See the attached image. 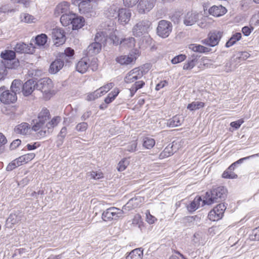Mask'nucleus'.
Instances as JSON below:
<instances>
[{
  "instance_id": "nucleus-1",
  "label": "nucleus",
  "mask_w": 259,
  "mask_h": 259,
  "mask_svg": "<svg viewBox=\"0 0 259 259\" xmlns=\"http://www.w3.org/2000/svg\"><path fill=\"white\" fill-rule=\"evenodd\" d=\"M227 195V190L224 186L213 187L210 191L206 192L202 206L222 202L226 199Z\"/></svg>"
},
{
  "instance_id": "nucleus-2",
  "label": "nucleus",
  "mask_w": 259,
  "mask_h": 259,
  "mask_svg": "<svg viewBox=\"0 0 259 259\" xmlns=\"http://www.w3.org/2000/svg\"><path fill=\"white\" fill-rule=\"evenodd\" d=\"M95 42L90 44L87 48V53L89 56H94L98 54L102 47V45H106L107 39L105 37L103 32H97L95 38Z\"/></svg>"
},
{
  "instance_id": "nucleus-3",
  "label": "nucleus",
  "mask_w": 259,
  "mask_h": 259,
  "mask_svg": "<svg viewBox=\"0 0 259 259\" xmlns=\"http://www.w3.org/2000/svg\"><path fill=\"white\" fill-rule=\"evenodd\" d=\"M151 24V22L147 19L139 21L133 27L132 32L133 35L137 37H140L147 34L150 30Z\"/></svg>"
},
{
  "instance_id": "nucleus-4",
  "label": "nucleus",
  "mask_w": 259,
  "mask_h": 259,
  "mask_svg": "<svg viewBox=\"0 0 259 259\" xmlns=\"http://www.w3.org/2000/svg\"><path fill=\"white\" fill-rule=\"evenodd\" d=\"M172 29V24L170 21L162 20L158 22L156 33L159 37L165 38L169 35Z\"/></svg>"
},
{
  "instance_id": "nucleus-5",
  "label": "nucleus",
  "mask_w": 259,
  "mask_h": 259,
  "mask_svg": "<svg viewBox=\"0 0 259 259\" xmlns=\"http://www.w3.org/2000/svg\"><path fill=\"white\" fill-rule=\"evenodd\" d=\"M123 213L122 209L115 207H111L103 211L102 218L103 221L106 222L116 220L122 217Z\"/></svg>"
},
{
  "instance_id": "nucleus-6",
  "label": "nucleus",
  "mask_w": 259,
  "mask_h": 259,
  "mask_svg": "<svg viewBox=\"0 0 259 259\" xmlns=\"http://www.w3.org/2000/svg\"><path fill=\"white\" fill-rule=\"evenodd\" d=\"M17 100L15 94L6 89L5 86L0 88V101L5 104L14 103Z\"/></svg>"
},
{
  "instance_id": "nucleus-7",
  "label": "nucleus",
  "mask_w": 259,
  "mask_h": 259,
  "mask_svg": "<svg viewBox=\"0 0 259 259\" xmlns=\"http://www.w3.org/2000/svg\"><path fill=\"white\" fill-rule=\"evenodd\" d=\"M223 36V32L213 30L210 31L208 34V37L202 40V42L210 47L217 46Z\"/></svg>"
},
{
  "instance_id": "nucleus-8",
  "label": "nucleus",
  "mask_w": 259,
  "mask_h": 259,
  "mask_svg": "<svg viewBox=\"0 0 259 259\" xmlns=\"http://www.w3.org/2000/svg\"><path fill=\"white\" fill-rule=\"evenodd\" d=\"M227 207L223 203H219L211 210L208 214L209 219L212 221H217L221 219Z\"/></svg>"
},
{
  "instance_id": "nucleus-9",
  "label": "nucleus",
  "mask_w": 259,
  "mask_h": 259,
  "mask_svg": "<svg viewBox=\"0 0 259 259\" xmlns=\"http://www.w3.org/2000/svg\"><path fill=\"white\" fill-rule=\"evenodd\" d=\"M36 89L48 94L51 91L53 85L52 80L48 77L41 78L35 82Z\"/></svg>"
},
{
  "instance_id": "nucleus-10",
  "label": "nucleus",
  "mask_w": 259,
  "mask_h": 259,
  "mask_svg": "<svg viewBox=\"0 0 259 259\" xmlns=\"http://www.w3.org/2000/svg\"><path fill=\"white\" fill-rule=\"evenodd\" d=\"M72 3L77 6L79 11L81 14H88L93 10V5L91 0H71Z\"/></svg>"
},
{
  "instance_id": "nucleus-11",
  "label": "nucleus",
  "mask_w": 259,
  "mask_h": 259,
  "mask_svg": "<svg viewBox=\"0 0 259 259\" xmlns=\"http://www.w3.org/2000/svg\"><path fill=\"white\" fill-rule=\"evenodd\" d=\"M139 53L138 50H135L128 56L123 55L116 57L115 60L121 65H128L136 61L138 56H139Z\"/></svg>"
},
{
  "instance_id": "nucleus-12",
  "label": "nucleus",
  "mask_w": 259,
  "mask_h": 259,
  "mask_svg": "<svg viewBox=\"0 0 259 259\" xmlns=\"http://www.w3.org/2000/svg\"><path fill=\"white\" fill-rule=\"evenodd\" d=\"M52 37L55 45L59 46L63 44L66 40L64 31L60 28H55L52 30Z\"/></svg>"
},
{
  "instance_id": "nucleus-13",
  "label": "nucleus",
  "mask_w": 259,
  "mask_h": 259,
  "mask_svg": "<svg viewBox=\"0 0 259 259\" xmlns=\"http://www.w3.org/2000/svg\"><path fill=\"white\" fill-rule=\"evenodd\" d=\"M156 0H140L137 6L139 13L145 14L149 12L154 6Z\"/></svg>"
},
{
  "instance_id": "nucleus-14",
  "label": "nucleus",
  "mask_w": 259,
  "mask_h": 259,
  "mask_svg": "<svg viewBox=\"0 0 259 259\" xmlns=\"http://www.w3.org/2000/svg\"><path fill=\"white\" fill-rule=\"evenodd\" d=\"M143 71L139 68H135L131 70L125 76L124 80L126 83L133 82L140 79L143 76Z\"/></svg>"
},
{
  "instance_id": "nucleus-15",
  "label": "nucleus",
  "mask_w": 259,
  "mask_h": 259,
  "mask_svg": "<svg viewBox=\"0 0 259 259\" xmlns=\"http://www.w3.org/2000/svg\"><path fill=\"white\" fill-rule=\"evenodd\" d=\"M34 49L35 48L31 43L26 44L24 42H19L16 45L14 48L15 53L21 54H33L35 51Z\"/></svg>"
},
{
  "instance_id": "nucleus-16",
  "label": "nucleus",
  "mask_w": 259,
  "mask_h": 259,
  "mask_svg": "<svg viewBox=\"0 0 259 259\" xmlns=\"http://www.w3.org/2000/svg\"><path fill=\"white\" fill-rule=\"evenodd\" d=\"M60 117L58 116L54 117L51 121H48L47 122V130H42L38 132V135L39 137H44L47 136V134H50L53 131V128L56 126L60 121Z\"/></svg>"
},
{
  "instance_id": "nucleus-17",
  "label": "nucleus",
  "mask_w": 259,
  "mask_h": 259,
  "mask_svg": "<svg viewBox=\"0 0 259 259\" xmlns=\"http://www.w3.org/2000/svg\"><path fill=\"white\" fill-rule=\"evenodd\" d=\"M35 85V81L29 79L24 84L22 83V93L24 96H28L33 92Z\"/></svg>"
},
{
  "instance_id": "nucleus-18",
  "label": "nucleus",
  "mask_w": 259,
  "mask_h": 259,
  "mask_svg": "<svg viewBox=\"0 0 259 259\" xmlns=\"http://www.w3.org/2000/svg\"><path fill=\"white\" fill-rule=\"evenodd\" d=\"M65 62L60 57L57 56V58L53 61L50 65L49 72L52 74H55L60 71L63 67Z\"/></svg>"
},
{
  "instance_id": "nucleus-19",
  "label": "nucleus",
  "mask_w": 259,
  "mask_h": 259,
  "mask_svg": "<svg viewBox=\"0 0 259 259\" xmlns=\"http://www.w3.org/2000/svg\"><path fill=\"white\" fill-rule=\"evenodd\" d=\"M101 32L104 33L105 37L107 39L106 45L107 44H112L114 45L117 46L119 44H120L121 40L117 36L116 33L117 32L116 30L110 32L109 34L106 31H102Z\"/></svg>"
},
{
  "instance_id": "nucleus-20",
  "label": "nucleus",
  "mask_w": 259,
  "mask_h": 259,
  "mask_svg": "<svg viewBox=\"0 0 259 259\" xmlns=\"http://www.w3.org/2000/svg\"><path fill=\"white\" fill-rule=\"evenodd\" d=\"M131 14L129 10L126 9H120L118 10L117 17L118 21L121 24H126L130 20Z\"/></svg>"
},
{
  "instance_id": "nucleus-21",
  "label": "nucleus",
  "mask_w": 259,
  "mask_h": 259,
  "mask_svg": "<svg viewBox=\"0 0 259 259\" xmlns=\"http://www.w3.org/2000/svg\"><path fill=\"white\" fill-rule=\"evenodd\" d=\"M199 15L197 13H193L192 12H189L186 15L184 23L186 26H191L195 24L198 20Z\"/></svg>"
},
{
  "instance_id": "nucleus-22",
  "label": "nucleus",
  "mask_w": 259,
  "mask_h": 259,
  "mask_svg": "<svg viewBox=\"0 0 259 259\" xmlns=\"http://www.w3.org/2000/svg\"><path fill=\"white\" fill-rule=\"evenodd\" d=\"M69 12V4L67 2H63L57 6L54 14L56 16H58L61 14L63 15Z\"/></svg>"
},
{
  "instance_id": "nucleus-23",
  "label": "nucleus",
  "mask_w": 259,
  "mask_h": 259,
  "mask_svg": "<svg viewBox=\"0 0 259 259\" xmlns=\"http://www.w3.org/2000/svg\"><path fill=\"white\" fill-rule=\"evenodd\" d=\"M227 9L222 5L219 6H213L209 9V13L215 17H220L225 14Z\"/></svg>"
},
{
  "instance_id": "nucleus-24",
  "label": "nucleus",
  "mask_w": 259,
  "mask_h": 259,
  "mask_svg": "<svg viewBox=\"0 0 259 259\" xmlns=\"http://www.w3.org/2000/svg\"><path fill=\"white\" fill-rule=\"evenodd\" d=\"M74 54V50L71 48H67L63 53L58 54V57L62 59L66 63H68L70 62V60L72 58Z\"/></svg>"
},
{
  "instance_id": "nucleus-25",
  "label": "nucleus",
  "mask_w": 259,
  "mask_h": 259,
  "mask_svg": "<svg viewBox=\"0 0 259 259\" xmlns=\"http://www.w3.org/2000/svg\"><path fill=\"white\" fill-rule=\"evenodd\" d=\"M31 124L32 130L34 132L41 131L42 130H47V123H45L37 118H34L32 120Z\"/></svg>"
},
{
  "instance_id": "nucleus-26",
  "label": "nucleus",
  "mask_w": 259,
  "mask_h": 259,
  "mask_svg": "<svg viewBox=\"0 0 259 259\" xmlns=\"http://www.w3.org/2000/svg\"><path fill=\"white\" fill-rule=\"evenodd\" d=\"M183 121L184 118L182 116L176 115L168 119L166 124L168 127H175L181 125Z\"/></svg>"
},
{
  "instance_id": "nucleus-27",
  "label": "nucleus",
  "mask_w": 259,
  "mask_h": 259,
  "mask_svg": "<svg viewBox=\"0 0 259 259\" xmlns=\"http://www.w3.org/2000/svg\"><path fill=\"white\" fill-rule=\"evenodd\" d=\"M84 19L82 16H79L75 14V17H73L71 24L73 30H77L82 26L84 24Z\"/></svg>"
},
{
  "instance_id": "nucleus-28",
  "label": "nucleus",
  "mask_w": 259,
  "mask_h": 259,
  "mask_svg": "<svg viewBox=\"0 0 259 259\" xmlns=\"http://www.w3.org/2000/svg\"><path fill=\"white\" fill-rule=\"evenodd\" d=\"M30 129V125L28 123L23 122L15 128V132L17 134L26 135L29 133Z\"/></svg>"
},
{
  "instance_id": "nucleus-29",
  "label": "nucleus",
  "mask_w": 259,
  "mask_h": 259,
  "mask_svg": "<svg viewBox=\"0 0 259 259\" xmlns=\"http://www.w3.org/2000/svg\"><path fill=\"white\" fill-rule=\"evenodd\" d=\"M22 82L19 79H14L11 85L10 91L17 96L22 92Z\"/></svg>"
},
{
  "instance_id": "nucleus-30",
  "label": "nucleus",
  "mask_w": 259,
  "mask_h": 259,
  "mask_svg": "<svg viewBox=\"0 0 259 259\" xmlns=\"http://www.w3.org/2000/svg\"><path fill=\"white\" fill-rule=\"evenodd\" d=\"M73 17H75V14L71 12L64 14L60 18V22L63 26H67L71 24Z\"/></svg>"
},
{
  "instance_id": "nucleus-31",
  "label": "nucleus",
  "mask_w": 259,
  "mask_h": 259,
  "mask_svg": "<svg viewBox=\"0 0 259 259\" xmlns=\"http://www.w3.org/2000/svg\"><path fill=\"white\" fill-rule=\"evenodd\" d=\"M203 200L200 196L196 197L187 206V209L190 212H193L199 208L200 202Z\"/></svg>"
},
{
  "instance_id": "nucleus-32",
  "label": "nucleus",
  "mask_w": 259,
  "mask_h": 259,
  "mask_svg": "<svg viewBox=\"0 0 259 259\" xmlns=\"http://www.w3.org/2000/svg\"><path fill=\"white\" fill-rule=\"evenodd\" d=\"M189 49L195 52H198L200 53H205L209 52L210 49L204 47L200 45L192 44L189 46Z\"/></svg>"
},
{
  "instance_id": "nucleus-33",
  "label": "nucleus",
  "mask_w": 259,
  "mask_h": 259,
  "mask_svg": "<svg viewBox=\"0 0 259 259\" xmlns=\"http://www.w3.org/2000/svg\"><path fill=\"white\" fill-rule=\"evenodd\" d=\"M143 255V250L138 248L133 250L125 259H142Z\"/></svg>"
},
{
  "instance_id": "nucleus-34",
  "label": "nucleus",
  "mask_w": 259,
  "mask_h": 259,
  "mask_svg": "<svg viewBox=\"0 0 259 259\" xmlns=\"http://www.w3.org/2000/svg\"><path fill=\"white\" fill-rule=\"evenodd\" d=\"M22 215L19 212L12 213L7 219L6 222L7 224H11L14 225L18 223L21 220Z\"/></svg>"
},
{
  "instance_id": "nucleus-35",
  "label": "nucleus",
  "mask_w": 259,
  "mask_h": 259,
  "mask_svg": "<svg viewBox=\"0 0 259 259\" xmlns=\"http://www.w3.org/2000/svg\"><path fill=\"white\" fill-rule=\"evenodd\" d=\"M144 197L137 196L131 198L126 204L128 205V207L132 205L133 208H136L144 202Z\"/></svg>"
},
{
  "instance_id": "nucleus-36",
  "label": "nucleus",
  "mask_w": 259,
  "mask_h": 259,
  "mask_svg": "<svg viewBox=\"0 0 259 259\" xmlns=\"http://www.w3.org/2000/svg\"><path fill=\"white\" fill-rule=\"evenodd\" d=\"M36 118L45 123H47L50 118L49 110L47 108H42Z\"/></svg>"
},
{
  "instance_id": "nucleus-37",
  "label": "nucleus",
  "mask_w": 259,
  "mask_h": 259,
  "mask_svg": "<svg viewBox=\"0 0 259 259\" xmlns=\"http://www.w3.org/2000/svg\"><path fill=\"white\" fill-rule=\"evenodd\" d=\"M1 57L5 61L13 60L16 57V53L12 50H5L1 52Z\"/></svg>"
},
{
  "instance_id": "nucleus-38",
  "label": "nucleus",
  "mask_w": 259,
  "mask_h": 259,
  "mask_svg": "<svg viewBox=\"0 0 259 259\" xmlns=\"http://www.w3.org/2000/svg\"><path fill=\"white\" fill-rule=\"evenodd\" d=\"M76 68L77 71L83 74L85 73L89 68V64L86 61L81 60L76 64Z\"/></svg>"
},
{
  "instance_id": "nucleus-39",
  "label": "nucleus",
  "mask_w": 259,
  "mask_h": 259,
  "mask_svg": "<svg viewBox=\"0 0 259 259\" xmlns=\"http://www.w3.org/2000/svg\"><path fill=\"white\" fill-rule=\"evenodd\" d=\"M119 10H120V9H119L117 6L115 5H113L108 8L106 13V15L109 18L114 17L116 18L118 16Z\"/></svg>"
},
{
  "instance_id": "nucleus-40",
  "label": "nucleus",
  "mask_w": 259,
  "mask_h": 259,
  "mask_svg": "<svg viewBox=\"0 0 259 259\" xmlns=\"http://www.w3.org/2000/svg\"><path fill=\"white\" fill-rule=\"evenodd\" d=\"M241 38V34L240 32H236L234 34L229 40L226 42L225 46L229 48L234 45L236 41L239 40Z\"/></svg>"
},
{
  "instance_id": "nucleus-41",
  "label": "nucleus",
  "mask_w": 259,
  "mask_h": 259,
  "mask_svg": "<svg viewBox=\"0 0 259 259\" xmlns=\"http://www.w3.org/2000/svg\"><path fill=\"white\" fill-rule=\"evenodd\" d=\"M47 39L48 36L44 33L37 35L35 38L36 44L39 46H44L46 44Z\"/></svg>"
},
{
  "instance_id": "nucleus-42",
  "label": "nucleus",
  "mask_w": 259,
  "mask_h": 259,
  "mask_svg": "<svg viewBox=\"0 0 259 259\" xmlns=\"http://www.w3.org/2000/svg\"><path fill=\"white\" fill-rule=\"evenodd\" d=\"M135 43V39L133 37L125 38L120 40V44L128 48L134 47Z\"/></svg>"
},
{
  "instance_id": "nucleus-43",
  "label": "nucleus",
  "mask_w": 259,
  "mask_h": 259,
  "mask_svg": "<svg viewBox=\"0 0 259 259\" xmlns=\"http://www.w3.org/2000/svg\"><path fill=\"white\" fill-rule=\"evenodd\" d=\"M155 142L154 139L149 137H145L143 140V146L146 149H150L155 145Z\"/></svg>"
},
{
  "instance_id": "nucleus-44",
  "label": "nucleus",
  "mask_w": 259,
  "mask_h": 259,
  "mask_svg": "<svg viewBox=\"0 0 259 259\" xmlns=\"http://www.w3.org/2000/svg\"><path fill=\"white\" fill-rule=\"evenodd\" d=\"M172 145H170L169 144L163 151L161 153L160 155V157L161 158L168 157L171 155H172L174 153V150L172 149Z\"/></svg>"
},
{
  "instance_id": "nucleus-45",
  "label": "nucleus",
  "mask_w": 259,
  "mask_h": 259,
  "mask_svg": "<svg viewBox=\"0 0 259 259\" xmlns=\"http://www.w3.org/2000/svg\"><path fill=\"white\" fill-rule=\"evenodd\" d=\"M204 106V103L202 102H193L189 104L187 106V109L191 111L196 110Z\"/></svg>"
},
{
  "instance_id": "nucleus-46",
  "label": "nucleus",
  "mask_w": 259,
  "mask_h": 259,
  "mask_svg": "<svg viewBox=\"0 0 259 259\" xmlns=\"http://www.w3.org/2000/svg\"><path fill=\"white\" fill-rule=\"evenodd\" d=\"M15 67L14 64L10 65V66H6L5 65L2 64L0 65V79H2L5 77L8 74L7 68H13Z\"/></svg>"
},
{
  "instance_id": "nucleus-47",
  "label": "nucleus",
  "mask_w": 259,
  "mask_h": 259,
  "mask_svg": "<svg viewBox=\"0 0 259 259\" xmlns=\"http://www.w3.org/2000/svg\"><path fill=\"white\" fill-rule=\"evenodd\" d=\"M67 134V128L65 126L63 127L58 135V140L57 141V145H62Z\"/></svg>"
},
{
  "instance_id": "nucleus-48",
  "label": "nucleus",
  "mask_w": 259,
  "mask_h": 259,
  "mask_svg": "<svg viewBox=\"0 0 259 259\" xmlns=\"http://www.w3.org/2000/svg\"><path fill=\"white\" fill-rule=\"evenodd\" d=\"M35 156L34 153H30L20 156L19 159L22 160L23 163H26L32 160Z\"/></svg>"
},
{
  "instance_id": "nucleus-49",
  "label": "nucleus",
  "mask_w": 259,
  "mask_h": 259,
  "mask_svg": "<svg viewBox=\"0 0 259 259\" xmlns=\"http://www.w3.org/2000/svg\"><path fill=\"white\" fill-rule=\"evenodd\" d=\"M237 175L233 171H231L227 168L222 174V177L225 179H236L237 178Z\"/></svg>"
},
{
  "instance_id": "nucleus-50",
  "label": "nucleus",
  "mask_w": 259,
  "mask_h": 259,
  "mask_svg": "<svg viewBox=\"0 0 259 259\" xmlns=\"http://www.w3.org/2000/svg\"><path fill=\"white\" fill-rule=\"evenodd\" d=\"M100 92V90H97L94 92L90 93L87 96V100L88 101H93L101 97L102 94Z\"/></svg>"
},
{
  "instance_id": "nucleus-51",
  "label": "nucleus",
  "mask_w": 259,
  "mask_h": 259,
  "mask_svg": "<svg viewBox=\"0 0 259 259\" xmlns=\"http://www.w3.org/2000/svg\"><path fill=\"white\" fill-rule=\"evenodd\" d=\"M186 59V56L184 54H180L173 58L171 62L173 64H176L184 61Z\"/></svg>"
},
{
  "instance_id": "nucleus-52",
  "label": "nucleus",
  "mask_w": 259,
  "mask_h": 259,
  "mask_svg": "<svg viewBox=\"0 0 259 259\" xmlns=\"http://www.w3.org/2000/svg\"><path fill=\"white\" fill-rule=\"evenodd\" d=\"M114 86V83L113 82H110L106 84V85L100 88L98 90L100 91V93L102 95L106 93L108 91H109L111 89H112Z\"/></svg>"
},
{
  "instance_id": "nucleus-53",
  "label": "nucleus",
  "mask_w": 259,
  "mask_h": 259,
  "mask_svg": "<svg viewBox=\"0 0 259 259\" xmlns=\"http://www.w3.org/2000/svg\"><path fill=\"white\" fill-rule=\"evenodd\" d=\"M88 177L95 180H98L103 177V175L101 172L92 171L87 173Z\"/></svg>"
},
{
  "instance_id": "nucleus-54",
  "label": "nucleus",
  "mask_w": 259,
  "mask_h": 259,
  "mask_svg": "<svg viewBox=\"0 0 259 259\" xmlns=\"http://www.w3.org/2000/svg\"><path fill=\"white\" fill-rule=\"evenodd\" d=\"M128 165V160L126 159H123L119 162L117 168L118 171H122L125 169Z\"/></svg>"
},
{
  "instance_id": "nucleus-55",
  "label": "nucleus",
  "mask_w": 259,
  "mask_h": 259,
  "mask_svg": "<svg viewBox=\"0 0 259 259\" xmlns=\"http://www.w3.org/2000/svg\"><path fill=\"white\" fill-rule=\"evenodd\" d=\"M88 127V124L85 122H81L80 123H78L76 127L75 130L79 132H85Z\"/></svg>"
},
{
  "instance_id": "nucleus-56",
  "label": "nucleus",
  "mask_w": 259,
  "mask_h": 259,
  "mask_svg": "<svg viewBox=\"0 0 259 259\" xmlns=\"http://www.w3.org/2000/svg\"><path fill=\"white\" fill-rule=\"evenodd\" d=\"M196 64L193 60L188 59L187 62L183 66V69L191 70L196 65Z\"/></svg>"
},
{
  "instance_id": "nucleus-57",
  "label": "nucleus",
  "mask_w": 259,
  "mask_h": 259,
  "mask_svg": "<svg viewBox=\"0 0 259 259\" xmlns=\"http://www.w3.org/2000/svg\"><path fill=\"white\" fill-rule=\"evenodd\" d=\"M137 146V141H133L126 146V150L129 152H134L136 150Z\"/></svg>"
},
{
  "instance_id": "nucleus-58",
  "label": "nucleus",
  "mask_w": 259,
  "mask_h": 259,
  "mask_svg": "<svg viewBox=\"0 0 259 259\" xmlns=\"http://www.w3.org/2000/svg\"><path fill=\"white\" fill-rule=\"evenodd\" d=\"M250 239L252 240L259 241V227L253 230Z\"/></svg>"
},
{
  "instance_id": "nucleus-59",
  "label": "nucleus",
  "mask_w": 259,
  "mask_h": 259,
  "mask_svg": "<svg viewBox=\"0 0 259 259\" xmlns=\"http://www.w3.org/2000/svg\"><path fill=\"white\" fill-rule=\"evenodd\" d=\"M97 59L94 58L90 64H89V68L91 69L93 71H96L98 67V64L97 62Z\"/></svg>"
},
{
  "instance_id": "nucleus-60",
  "label": "nucleus",
  "mask_w": 259,
  "mask_h": 259,
  "mask_svg": "<svg viewBox=\"0 0 259 259\" xmlns=\"http://www.w3.org/2000/svg\"><path fill=\"white\" fill-rule=\"evenodd\" d=\"M139 0H123L125 6L132 7L136 5Z\"/></svg>"
},
{
  "instance_id": "nucleus-61",
  "label": "nucleus",
  "mask_w": 259,
  "mask_h": 259,
  "mask_svg": "<svg viewBox=\"0 0 259 259\" xmlns=\"http://www.w3.org/2000/svg\"><path fill=\"white\" fill-rule=\"evenodd\" d=\"M243 123L242 119H239L235 121L231 122L230 125L231 127H234L235 129L239 128L241 125Z\"/></svg>"
},
{
  "instance_id": "nucleus-62",
  "label": "nucleus",
  "mask_w": 259,
  "mask_h": 259,
  "mask_svg": "<svg viewBox=\"0 0 259 259\" xmlns=\"http://www.w3.org/2000/svg\"><path fill=\"white\" fill-rule=\"evenodd\" d=\"M253 30V27H249L248 26H244L242 29V32L245 36H248L250 35L251 31Z\"/></svg>"
},
{
  "instance_id": "nucleus-63",
  "label": "nucleus",
  "mask_w": 259,
  "mask_h": 259,
  "mask_svg": "<svg viewBox=\"0 0 259 259\" xmlns=\"http://www.w3.org/2000/svg\"><path fill=\"white\" fill-rule=\"evenodd\" d=\"M251 24L255 26L259 25V15H254L250 20Z\"/></svg>"
},
{
  "instance_id": "nucleus-64",
  "label": "nucleus",
  "mask_w": 259,
  "mask_h": 259,
  "mask_svg": "<svg viewBox=\"0 0 259 259\" xmlns=\"http://www.w3.org/2000/svg\"><path fill=\"white\" fill-rule=\"evenodd\" d=\"M21 141L19 139H16L14 140L10 145V149L11 150L15 149L21 144Z\"/></svg>"
}]
</instances>
